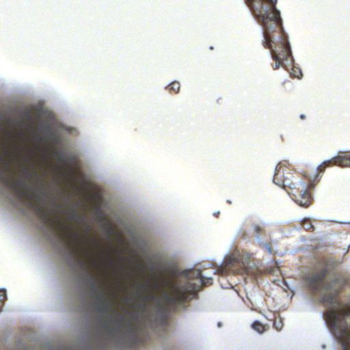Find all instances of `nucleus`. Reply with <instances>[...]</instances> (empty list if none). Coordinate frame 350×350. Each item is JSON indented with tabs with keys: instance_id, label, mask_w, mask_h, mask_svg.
I'll return each mask as SVG.
<instances>
[{
	"instance_id": "obj_21",
	"label": "nucleus",
	"mask_w": 350,
	"mask_h": 350,
	"mask_svg": "<svg viewBox=\"0 0 350 350\" xmlns=\"http://www.w3.org/2000/svg\"><path fill=\"white\" fill-rule=\"evenodd\" d=\"M122 321H123V317H122V316H118V317L116 319V320H115V321H116L117 323H118V324L121 323L122 322Z\"/></svg>"
},
{
	"instance_id": "obj_24",
	"label": "nucleus",
	"mask_w": 350,
	"mask_h": 350,
	"mask_svg": "<svg viewBox=\"0 0 350 350\" xmlns=\"http://www.w3.org/2000/svg\"><path fill=\"white\" fill-rule=\"evenodd\" d=\"M186 284L191 285V284H195L194 283H191V282H187Z\"/></svg>"
},
{
	"instance_id": "obj_12",
	"label": "nucleus",
	"mask_w": 350,
	"mask_h": 350,
	"mask_svg": "<svg viewBox=\"0 0 350 350\" xmlns=\"http://www.w3.org/2000/svg\"><path fill=\"white\" fill-rule=\"evenodd\" d=\"M337 165L339 167H350V152H339L331 159L323 161L317 168L319 172H323L326 167Z\"/></svg>"
},
{
	"instance_id": "obj_13",
	"label": "nucleus",
	"mask_w": 350,
	"mask_h": 350,
	"mask_svg": "<svg viewBox=\"0 0 350 350\" xmlns=\"http://www.w3.org/2000/svg\"><path fill=\"white\" fill-rule=\"evenodd\" d=\"M68 218L69 221L76 220L79 224H81L83 226H85L83 217L79 215L77 212L75 210H72L69 213Z\"/></svg>"
},
{
	"instance_id": "obj_8",
	"label": "nucleus",
	"mask_w": 350,
	"mask_h": 350,
	"mask_svg": "<svg viewBox=\"0 0 350 350\" xmlns=\"http://www.w3.org/2000/svg\"><path fill=\"white\" fill-rule=\"evenodd\" d=\"M217 271L220 275L239 274L244 277L245 282H249L247 280V277H251L256 280L258 275L261 274L256 270L251 269L248 262L243 261V259H239L234 255L228 256L225 260L224 265L217 269ZM250 282L251 281L250 280Z\"/></svg>"
},
{
	"instance_id": "obj_3",
	"label": "nucleus",
	"mask_w": 350,
	"mask_h": 350,
	"mask_svg": "<svg viewBox=\"0 0 350 350\" xmlns=\"http://www.w3.org/2000/svg\"><path fill=\"white\" fill-rule=\"evenodd\" d=\"M312 298L327 306L324 319L342 350H350V286H309Z\"/></svg>"
},
{
	"instance_id": "obj_19",
	"label": "nucleus",
	"mask_w": 350,
	"mask_h": 350,
	"mask_svg": "<svg viewBox=\"0 0 350 350\" xmlns=\"http://www.w3.org/2000/svg\"><path fill=\"white\" fill-rule=\"evenodd\" d=\"M264 248L269 253H272V247L269 243H266L264 245Z\"/></svg>"
},
{
	"instance_id": "obj_4",
	"label": "nucleus",
	"mask_w": 350,
	"mask_h": 350,
	"mask_svg": "<svg viewBox=\"0 0 350 350\" xmlns=\"http://www.w3.org/2000/svg\"><path fill=\"white\" fill-rule=\"evenodd\" d=\"M110 248L102 252L100 256L95 252L84 250V254L91 265L100 271L113 273L125 278H134L140 276L145 271V265L137 257L131 256L126 262L122 256L118 254L116 258L110 256Z\"/></svg>"
},
{
	"instance_id": "obj_22",
	"label": "nucleus",
	"mask_w": 350,
	"mask_h": 350,
	"mask_svg": "<svg viewBox=\"0 0 350 350\" xmlns=\"http://www.w3.org/2000/svg\"><path fill=\"white\" fill-rule=\"evenodd\" d=\"M51 202H52V204H53V206L57 209L59 206H58L57 202L54 199H52Z\"/></svg>"
},
{
	"instance_id": "obj_7",
	"label": "nucleus",
	"mask_w": 350,
	"mask_h": 350,
	"mask_svg": "<svg viewBox=\"0 0 350 350\" xmlns=\"http://www.w3.org/2000/svg\"><path fill=\"white\" fill-rule=\"evenodd\" d=\"M170 287L160 297H155V310L162 318L166 319L170 311L175 310L178 305L193 299L196 286H163Z\"/></svg>"
},
{
	"instance_id": "obj_11",
	"label": "nucleus",
	"mask_w": 350,
	"mask_h": 350,
	"mask_svg": "<svg viewBox=\"0 0 350 350\" xmlns=\"http://www.w3.org/2000/svg\"><path fill=\"white\" fill-rule=\"evenodd\" d=\"M147 307L145 303H137L129 314V317L125 322V327L128 333L133 338L137 337L138 325Z\"/></svg>"
},
{
	"instance_id": "obj_26",
	"label": "nucleus",
	"mask_w": 350,
	"mask_h": 350,
	"mask_svg": "<svg viewBox=\"0 0 350 350\" xmlns=\"http://www.w3.org/2000/svg\"><path fill=\"white\" fill-rule=\"evenodd\" d=\"M282 289L286 292V289L285 288H282Z\"/></svg>"
},
{
	"instance_id": "obj_23",
	"label": "nucleus",
	"mask_w": 350,
	"mask_h": 350,
	"mask_svg": "<svg viewBox=\"0 0 350 350\" xmlns=\"http://www.w3.org/2000/svg\"><path fill=\"white\" fill-rule=\"evenodd\" d=\"M300 118H301V120H304V119H306V116H305V115H304V114H301V115L300 116Z\"/></svg>"
},
{
	"instance_id": "obj_1",
	"label": "nucleus",
	"mask_w": 350,
	"mask_h": 350,
	"mask_svg": "<svg viewBox=\"0 0 350 350\" xmlns=\"http://www.w3.org/2000/svg\"><path fill=\"white\" fill-rule=\"evenodd\" d=\"M5 148L6 144L0 148V181L12 190L20 200H29L31 207L43 221L49 224L55 222L62 238L73 247L81 250L85 244L81 234L73 230L66 222L59 219L53 220L49 215V210L44 208V198L49 197L51 193L44 191L46 185L41 177L37 172H32L27 167H23L21 173L28 179L34 177L38 178L37 187H29L22 180L15 178L12 174L10 152Z\"/></svg>"
},
{
	"instance_id": "obj_9",
	"label": "nucleus",
	"mask_w": 350,
	"mask_h": 350,
	"mask_svg": "<svg viewBox=\"0 0 350 350\" xmlns=\"http://www.w3.org/2000/svg\"><path fill=\"white\" fill-rule=\"evenodd\" d=\"M95 293L93 305L95 310L100 315L111 317L116 312L113 297L105 293L102 287L104 286H91Z\"/></svg>"
},
{
	"instance_id": "obj_27",
	"label": "nucleus",
	"mask_w": 350,
	"mask_h": 350,
	"mask_svg": "<svg viewBox=\"0 0 350 350\" xmlns=\"http://www.w3.org/2000/svg\"><path fill=\"white\" fill-rule=\"evenodd\" d=\"M96 284H100V283H97ZM118 285H120L121 284L120 283H118Z\"/></svg>"
},
{
	"instance_id": "obj_10",
	"label": "nucleus",
	"mask_w": 350,
	"mask_h": 350,
	"mask_svg": "<svg viewBox=\"0 0 350 350\" xmlns=\"http://www.w3.org/2000/svg\"><path fill=\"white\" fill-rule=\"evenodd\" d=\"M338 262L333 258H323L319 261L306 275V280L310 284L322 283L329 271L334 270Z\"/></svg>"
},
{
	"instance_id": "obj_5",
	"label": "nucleus",
	"mask_w": 350,
	"mask_h": 350,
	"mask_svg": "<svg viewBox=\"0 0 350 350\" xmlns=\"http://www.w3.org/2000/svg\"><path fill=\"white\" fill-rule=\"evenodd\" d=\"M273 181L291 195L293 200L300 206L308 208L312 205L313 198L309 189L314 188L312 183L306 185L297 175L280 163L275 167Z\"/></svg>"
},
{
	"instance_id": "obj_16",
	"label": "nucleus",
	"mask_w": 350,
	"mask_h": 350,
	"mask_svg": "<svg viewBox=\"0 0 350 350\" xmlns=\"http://www.w3.org/2000/svg\"><path fill=\"white\" fill-rule=\"evenodd\" d=\"M252 328L256 330L257 332L261 334L265 331V325L262 324L260 322L256 321L252 323Z\"/></svg>"
},
{
	"instance_id": "obj_18",
	"label": "nucleus",
	"mask_w": 350,
	"mask_h": 350,
	"mask_svg": "<svg viewBox=\"0 0 350 350\" xmlns=\"http://www.w3.org/2000/svg\"><path fill=\"white\" fill-rule=\"evenodd\" d=\"M254 231L255 232L256 236L259 237L260 234L263 232V228L258 225H254Z\"/></svg>"
},
{
	"instance_id": "obj_14",
	"label": "nucleus",
	"mask_w": 350,
	"mask_h": 350,
	"mask_svg": "<svg viewBox=\"0 0 350 350\" xmlns=\"http://www.w3.org/2000/svg\"><path fill=\"white\" fill-rule=\"evenodd\" d=\"M303 229L306 231L312 232L314 230V226L309 218H304L301 221Z\"/></svg>"
},
{
	"instance_id": "obj_6",
	"label": "nucleus",
	"mask_w": 350,
	"mask_h": 350,
	"mask_svg": "<svg viewBox=\"0 0 350 350\" xmlns=\"http://www.w3.org/2000/svg\"><path fill=\"white\" fill-rule=\"evenodd\" d=\"M157 275L164 283L157 284H175L176 282H181L183 280H198L201 284H212L213 279L206 277L200 270L181 269L178 264L174 261H167L161 263L157 267ZM133 284H141L133 283ZM145 284H148L146 283Z\"/></svg>"
},
{
	"instance_id": "obj_15",
	"label": "nucleus",
	"mask_w": 350,
	"mask_h": 350,
	"mask_svg": "<svg viewBox=\"0 0 350 350\" xmlns=\"http://www.w3.org/2000/svg\"><path fill=\"white\" fill-rule=\"evenodd\" d=\"M171 94H177L180 88V83L178 81H173L169 84L166 88Z\"/></svg>"
},
{
	"instance_id": "obj_2",
	"label": "nucleus",
	"mask_w": 350,
	"mask_h": 350,
	"mask_svg": "<svg viewBox=\"0 0 350 350\" xmlns=\"http://www.w3.org/2000/svg\"><path fill=\"white\" fill-rule=\"evenodd\" d=\"M254 17L263 29L262 44L271 51L275 64L273 69H288L293 57L286 36L282 28L280 13L276 9L277 0H245Z\"/></svg>"
},
{
	"instance_id": "obj_17",
	"label": "nucleus",
	"mask_w": 350,
	"mask_h": 350,
	"mask_svg": "<svg viewBox=\"0 0 350 350\" xmlns=\"http://www.w3.org/2000/svg\"><path fill=\"white\" fill-rule=\"evenodd\" d=\"M292 70H293V72H291V75L293 77H297V78L299 79L302 76V74H301V72L300 69H299V68H293Z\"/></svg>"
},
{
	"instance_id": "obj_20",
	"label": "nucleus",
	"mask_w": 350,
	"mask_h": 350,
	"mask_svg": "<svg viewBox=\"0 0 350 350\" xmlns=\"http://www.w3.org/2000/svg\"><path fill=\"white\" fill-rule=\"evenodd\" d=\"M281 324H282L281 321H280L278 323H277V321H275L274 323H273L274 326L275 327V328L278 330H280L281 329V328H282Z\"/></svg>"
},
{
	"instance_id": "obj_25",
	"label": "nucleus",
	"mask_w": 350,
	"mask_h": 350,
	"mask_svg": "<svg viewBox=\"0 0 350 350\" xmlns=\"http://www.w3.org/2000/svg\"><path fill=\"white\" fill-rule=\"evenodd\" d=\"M286 288H289V286L288 285H286V286H284Z\"/></svg>"
}]
</instances>
